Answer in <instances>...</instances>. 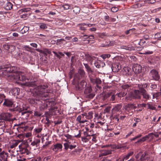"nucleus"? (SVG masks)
<instances>
[{
	"mask_svg": "<svg viewBox=\"0 0 161 161\" xmlns=\"http://www.w3.org/2000/svg\"><path fill=\"white\" fill-rule=\"evenodd\" d=\"M135 131V130H133L132 131L130 132L129 133L127 134L125 136V138H127L129 136H130L134 131Z\"/></svg>",
	"mask_w": 161,
	"mask_h": 161,
	"instance_id": "57",
	"label": "nucleus"
},
{
	"mask_svg": "<svg viewBox=\"0 0 161 161\" xmlns=\"http://www.w3.org/2000/svg\"><path fill=\"white\" fill-rule=\"evenodd\" d=\"M153 53V51H147L146 52H145L143 53H142V54H145V55H150L152 54Z\"/></svg>",
	"mask_w": 161,
	"mask_h": 161,
	"instance_id": "59",
	"label": "nucleus"
},
{
	"mask_svg": "<svg viewBox=\"0 0 161 161\" xmlns=\"http://www.w3.org/2000/svg\"><path fill=\"white\" fill-rule=\"evenodd\" d=\"M5 96L3 94L0 93V103H1L3 101Z\"/></svg>",
	"mask_w": 161,
	"mask_h": 161,
	"instance_id": "46",
	"label": "nucleus"
},
{
	"mask_svg": "<svg viewBox=\"0 0 161 161\" xmlns=\"http://www.w3.org/2000/svg\"><path fill=\"white\" fill-rule=\"evenodd\" d=\"M118 8L116 7H112L111 8V11L113 12H116L118 10Z\"/></svg>",
	"mask_w": 161,
	"mask_h": 161,
	"instance_id": "61",
	"label": "nucleus"
},
{
	"mask_svg": "<svg viewBox=\"0 0 161 161\" xmlns=\"http://www.w3.org/2000/svg\"><path fill=\"white\" fill-rule=\"evenodd\" d=\"M83 64L86 69V71L88 74V77H89L90 82L93 84H96L97 86L98 87L97 85L101 83L102 81L99 78H94L92 76L89 74L93 72V71L92 70L91 67L87 64L84 63Z\"/></svg>",
	"mask_w": 161,
	"mask_h": 161,
	"instance_id": "3",
	"label": "nucleus"
},
{
	"mask_svg": "<svg viewBox=\"0 0 161 161\" xmlns=\"http://www.w3.org/2000/svg\"><path fill=\"white\" fill-rule=\"evenodd\" d=\"M153 133H149L148 135H146L139 139L136 142V143H142L148 139L149 138H150L151 139L153 138Z\"/></svg>",
	"mask_w": 161,
	"mask_h": 161,
	"instance_id": "8",
	"label": "nucleus"
},
{
	"mask_svg": "<svg viewBox=\"0 0 161 161\" xmlns=\"http://www.w3.org/2000/svg\"><path fill=\"white\" fill-rule=\"evenodd\" d=\"M111 107L110 106H108L104 110V113H109L111 110Z\"/></svg>",
	"mask_w": 161,
	"mask_h": 161,
	"instance_id": "40",
	"label": "nucleus"
},
{
	"mask_svg": "<svg viewBox=\"0 0 161 161\" xmlns=\"http://www.w3.org/2000/svg\"><path fill=\"white\" fill-rule=\"evenodd\" d=\"M136 108V107L133 104H127L125 105V108L126 110L127 111L135 109Z\"/></svg>",
	"mask_w": 161,
	"mask_h": 161,
	"instance_id": "20",
	"label": "nucleus"
},
{
	"mask_svg": "<svg viewBox=\"0 0 161 161\" xmlns=\"http://www.w3.org/2000/svg\"><path fill=\"white\" fill-rule=\"evenodd\" d=\"M77 145V143H75L74 144H72V145H69V148L71 149H73L75 148Z\"/></svg>",
	"mask_w": 161,
	"mask_h": 161,
	"instance_id": "44",
	"label": "nucleus"
},
{
	"mask_svg": "<svg viewBox=\"0 0 161 161\" xmlns=\"http://www.w3.org/2000/svg\"><path fill=\"white\" fill-rule=\"evenodd\" d=\"M42 53L44 54L45 55H47V54H51V52L50 49L45 48L43 49Z\"/></svg>",
	"mask_w": 161,
	"mask_h": 161,
	"instance_id": "29",
	"label": "nucleus"
},
{
	"mask_svg": "<svg viewBox=\"0 0 161 161\" xmlns=\"http://www.w3.org/2000/svg\"><path fill=\"white\" fill-rule=\"evenodd\" d=\"M160 33H157L155 35L154 37L155 38H160L161 37L160 35Z\"/></svg>",
	"mask_w": 161,
	"mask_h": 161,
	"instance_id": "60",
	"label": "nucleus"
},
{
	"mask_svg": "<svg viewBox=\"0 0 161 161\" xmlns=\"http://www.w3.org/2000/svg\"><path fill=\"white\" fill-rule=\"evenodd\" d=\"M10 114L9 113H2L0 114V120H8L9 119Z\"/></svg>",
	"mask_w": 161,
	"mask_h": 161,
	"instance_id": "16",
	"label": "nucleus"
},
{
	"mask_svg": "<svg viewBox=\"0 0 161 161\" xmlns=\"http://www.w3.org/2000/svg\"><path fill=\"white\" fill-rule=\"evenodd\" d=\"M133 153V152H130V153H128V154L126 156H125V157H124L122 159H124V160L125 159L126 160L128 159L129 157L130 156L132 155Z\"/></svg>",
	"mask_w": 161,
	"mask_h": 161,
	"instance_id": "41",
	"label": "nucleus"
},
{
	"mask_svg": "<svg viewBox=\"0 0 161 161\" xmlns=\"http://www.w3.org/2000/svg\"><path fill=\"white\" fill-rule=\"evenodd\" d=\"M121 68L120 65L118 63L113 64L111 67L112 71L114 72H118Z\"/></svg>",
	"mask_w": 161,
	"mask_h": 161,
	"instance_id": "13",
	"label": "nucleus"
},
{
	"mask_svg": "<svg viewBox=\"0 0 161 161\" xmlns=\"http://www.w3.org/2000/svg\"><path fill=\"white\" fill-rule=\"evenodd\" d=\"M120 48L125 49L126 50L131 51L134 50V47L131 45L128 46H120Z\"/></svg>",
	"mask_w": 161,
	"mask_h": 161,
	"instance_id": "22",
	"label": "nucleus"
},
{
	"mask_svg": "<svg viewBox=\"0 0 161 161\" xmlns=\"http://www.w3.org/2000/svg\"><path fill=\"white\" fill-rule=\"evenodd\" d=\"M51 143L50 142H45V144L43 145L42 146V147L44 148H46V147L49 144Z\"/></svg>",
	"mask_w": 161,
	"mask_h": 161,
	"instance_id": "58",
	"label": "nucleus"
},
{
	"mask_svg": "<svg viewBox=\"0 0 161 161\" xmlns=\"http://www.w3.org/2000/svg\"><path fill=\"white\" fill-rule=\"evenodd\" d=\"M147 108L151 110H156V108L155 107V105L154 103H152L151 102H148L147 103Z\"/></svg>",
	"mask_w": 161,
	"mask_h": 161,
	"instance_id": "23",
	"label": "nucleus"
},
{
	"mask_svg": "<svg viewBox=\"0 0 161 161\" xmlns=\"http://www.w3.org/2000/svg\"><path fill=\"white\" fill-rule=\"evenodd\" d=\"M141 95V91L139 89L135 90L134 92L131 94V97L132 98L140 99Z\"/></svg>",
	"mask_w": 161,
	"mask_h": 161,
	"instance_id": "7",
	"label": "nucleus"
},
{
	"mask_svg": "<svg viewBox=\"0 0 161 161\" xmlns=\"http://www.w3.org/2000/svg\"><path fill=\"white\" fill-rule=\"evenodd\" d=\"M135 157L137 159L140 158V160H143L146 159L147 157L145 153L142 154V153L141 152L136 155Z\"/></svg>",
	"mask_w": 161,
	"mask_h": 161,
	"instance_id": "21",
	"label": "nucleus"
},
{
	"mask_svg": "<svg viewBox=\"0 0 161 161\" xmlns=\"http://www.w3.org/2000/svg\"><path fill=\"white\" fill-rule=\"evenodd\" d=\"M48 86L46 85H41L37 87V89L35 91L37 95L41 96L42 99L44 100L43 104H41L39 107V108L41 111L47 108L49 103L47 101V99L48 94H46L45 93H48V91L46 90Z\"/></svg>",
	"mask_w": 161,
	"mask_h": 161,
	"instance_id": "2",
	"label": "nucleus"
},
{
	"mask_svg": "<svg viewBox=\"0 0 161 161\" xmlns=\"http://www.w3.org/2000/svg\"><path fill=\"white\" fill-rule=\"evenodd\" d=\"M42 130V127L41 126L36 128L34 130L36 133H38L40 132Z\"/></svg>",
	"mask_w": 161,
	"mask_h": 161,
	"instance_id": "32",
	"label": "nucleus"
},
{
	"mask_svg": "<svg viewBox=\"0 0 161 161\" xmlns=\"http://www.w3.org/2000/svg\"><path fill=\"white\" fill-rule=\"evenodd\" d=\"M31 9L30 8H25L21 9L20 11L21 12H27L30 11Z\"/></svg>",
	"mask_w": 161,
	"mask_h": 161,
	"instance_id": "45",
	"label": "nucleus"
},
{
	"mask_svg": "<svg viewBox=\"0 0 161 161\" xmlns=\"http://www.w3.org/2000/svg\"><path fill=\"white\" fill-rule=\"evenodd\" d=\"M15 48V47L14 46L12 45H10L9 49V50H10V51H9V52H12L14 50Z\"/></svg>",
	"mask_w": 161,
	"mask_h": 161,
	"instance_id": "53",
	"label": "nucleus"
},
{
	"mask_svg": "<svg viewBox=\"0 0 161 161\" xmlns=\"http://www.w3.org/2000/svg\"><path fill=\"white\" fill-rule=\"evenodd\" d=\"M81 140L82 142H88L89 141V140L86 138V137H82Z\"/></svg>",
	"mask_w": 161,
	"mask_h": 161,
	"instance_id": "54",
	"label": "nucleus"
},
{
	"mask_svg": "<svg viewBox=\"0 0 161 161\" xmlns=\"http://www.w3.org/2000/svg\"><path fill=\"white\" fill-rule=\"evenodd\" d=\"M147 105V104L145 103L139 104L137 105V107L138 108H140V107H146Z\"/></svg>",
	"mask_w": 161,
	"mask_h": 161,
	"instance_id": "50",
	"label": "nucleus"
},
{
	"mask_svg": "<svg viewBox=\"0 0 161 161\" xmlns=\"http://www.w3.org/2000/svg\"><path fill=\"white\" fill-rule=\"evenodd\" d=\"M156 2L155 0H147L146 1V3L148 4H153L155 3Z\"/></svg>",
	"mask_w": 161,
	"mask_h": 161,
	"instance_id": "55",
	"label": "nucleus"
},
{
	"mask_svg": "<svg viewBox=\"0 0 161 161\" xmlns=\"http://www.w3.org/2000/svg\"><path fill=\"white\" fill-rule=\"evenodd\" d=\"M109 97H110V98H109L110 101H113L115 100V97L114 95L110 94V95H109Z\"/></svg>",
	"mask_w": 161,
	"mask_h": 161,
	"instance_id": "47",
	"label": "nucleus"
},
{
	"mask_svg": "<svg viewBox=\"0 0 161 161\" xmlns=\"http://www.w3.org/2000/svg\"><path fill=\"white\" fill-rule=\"evenodd\" d=\"M29 102L31 104H34L35 103V100L32 98H29L28 99Z\"/></svg>",
	"mask_w": 161,
	"mask_h": 161,
	"instance_id": "62",
	"label": "nucleus"
},
{
	"mask_svg": "<svg viewBox=\"0 0 161 161\" xmlns=\"http://www.w3.org/2000/svg\"><path fill=\"white\" fill-rule=\"evenodd\" d=\"M94 65L97 68L103 67L105 66V64L102 61L99 60H96L94 63Z\"/></svg>",
	"mask_w": 161,
	"mask_h": 161,
	"instance_id": "18",
	"label": "nucleus"
},
{
	"mask_svg": "<svg viewBox=\"0 0 161 161\" xmlns=\"http://www.w3.org/2000/svg\"><path fill=\"white\" fill-rule=\"evenodd\" d=\"M149 75L152 79L155 80H158L160 78V76L158 71L154 69H153L150 71Z\"/></svg>",
	"mask_w": 161,
	"mask_h": 161,
	"instance_id": "6",
	"label": "nucleus"
},
{
	"mask_svg": "<svg viewBox=\"0 0 161 161\" xmlns=\"http://www.w3.org/2000/svg\"><path fill=\"white\" fill-rule=\"evenodd\" d=\"M18 142H14L11 144L9 147V149H15V147L17 146L18 145Z\"/></svg>",
	"mask_w": 161,
	"mask_h": 161,
	"instance_id": "34",
	"label": "nucleus"
},
{
	"mask_svg": "<svg viewBox=\"0 0 161 161\" xmlns=\"http://www.w3.org/2000/svg\"><path fill=\"white\" fill-rule=\"evenodd\" d=\"M19 147L20 154L23 155L21 156L26 157L27 158H32L31 153L24 144L19 145Z\"/></svg>",
	"mask_w": 161,
	"mask_h": 161,
	"instance_id": "4",
	"label": "nucleus"
},
{
	"mask_svg": "<svg viewBox=\"0 0 161 161\" xmlns=\"http://www.w3.org/2000/svg\"><path fill=\"white\" fill-rule=\"evenodd\" d=\"M13 104V102L12 99H5L3 103V105L7 107H11Z\"/></svg>",
	"mask_w": 161,
	"mask_h": 161,
	"instance_id": "19",
	"label": "nucleus"
},
{
	"mask_svg": "<svg viewBox=\"0 0 161 161\" xmlns=\"http://www.w3.org/2000/svg\"><path fill=\"white\" fill-rule=\"evenodd\" d=\"M12 91L15 95H18L19 94L20 89L19 88H15L12 90Z\"/></svg>",
	"mask_w": 161,
	"mask_h": 161,
	"instance_id": "30",
	"label": "nucleus"
},
{
	"mask_svg": "<svg viewBox=\"0 0 161 161\" xmlns=\"http://www.w3.org/2000/svg\"><path fill=\"white\" fill-rule=\"evenodd\" d=\"M47 28V25L45 23H42L40 26V28L41 29H45Z\"/></svg>",
	"mask_w": 161,
	"mask_h": 161,
	"instance_id": "39",
	"label": "nucleus"
},
{
	"mask_svg": "<svg viewBox=\"0 0 161 161\" xmlns=\"http://www.w3.org/2000/svg\"><path fill=\"white\" fill-rule=\"evenodd\" d=\"M73 12L75 14H77L79 13L80 11V8L78 7H75L73 8Z\"/></svg>",
	"mask_w": 161,
	"mask_h": 161,
	"instance_id": "35",
	"label": "nucleus"
},
{
	"mask_svg": "<svg viewBox=\"0 0 161 161\" xmlns=\"http://www.w3.org/2000/svg\"><path fill=\"white\" fill-rule=\"evenodd\" d=\"M64 146L65 150H67L69 147V144L67 142L64 144Z\"/></svg>",
	"mask_w": 161,
	"mask_h": 161,
	"instance_id": "52",
	"label": "nucleus"
},
{
	"mask_svg": "<svg viewBox=\"0 0 161 161\" xmlns=\"http://www.w3.org/2000/svg\"><path fill=\"white\" fill-rule=\"evenodd\" d=\"M40 142V140L38 139H35L33 142L31 143V145L32 146L37 147Z\"/></svg>",
	"mask_w": 161,
	"mask_h": 161,
	"instance_id": "27",
	"label": "nucleus"
},
{
	"mask_svg": "<svg viewBox=\"0 0 161 161\" xmlns=\"http://www.w3.org/2000/svg\"><path fill=\"white\" fill-rule=\"evenodd\" d=\"M122 88L124 89H125L129 87V86L128 84H125L121 86Z\"/></svg>",
	"mask_w": 161,
	"mask_h": 161,
	"instance_id": "63",
	"label": "nucleus"
},
{
	"mask_svg": "<svg viewBox=\"0 0 161 161\" xmlns=\"http://www.w3.org/2000/svg\"><path fill=\"white\" fill-rule=\"evenodd\" d=\"M34 114L35 116H36L37 117L41 116L42 115V114L41 113L37 111H35L34 112Z\"/></svg>",
	"mask_w": 161,
	"mask_h": 161,
	"instance_id": "56",
	"label": "nucleus"
},
{
	"mask_svg": "<svg viewBox=\"0 0 161 161\" xmlns=\"http://www.w3.org/2000/svg\"><path fill=\"white\" fill-rule=\"evenodd\" d=\"M17 68L14 66H11L10 65H6L2 66L0 70L2 75H5L8 77L10 81L16 82L18 80L25 81L21 84V85L30 87H34L35 81L31 74L25 73L22 72L16 71Z\"/></svg>",
	"mask_w": 161,
	"mask_h": 161,
	"instance_id": "1",
	"label": "nucleus"
},
{
	"mask_svg": "<svg viewBox=\"0 0 161 161\" xmlns=\"http://www.w3.org/2000/svg\"><path fill=\"white\" fill-rule=\"evenodd\" d=\"M22 155L20 154L19 155V157H18L17 161H23L25 160L26 159H30V158H26L25 156H21Z\"/></svg>",
	"mask_w": 161,
	"mask_h": 161,
	"instance_id": "31",
	"label": "nucleus"
},
{
	"mask_svg": "<svg viewBox=\"0 0 161 161\" xmlns=\"http://www.w3.org/2000/svg\"><path fill=\"white\" fill-rule=\"evenodd\" d=\"M22 115H25V116L26 117H28L29 116V114L27 111H24L23 112H21Z\"/></svg>",
	"mask_w": 161,
	"mask_h": 161,
	"instance_id": "48",
	"label": "nucleus"
},
{
	"mask_svg": "<svg viewBox=\"0 0 161 161\" xmlns=\"http://www.w3.org/2000/svg\"><path fill=\"white\" fill-rule=\"evenodd\" d=\"M122 107L121 105L117 104L111 110V115L112 116L117 112L119 111Z\"/></svg>",
	"mask_w": 161,
	"mask_h": 161,
	"instance_id": "15",
	"label": "nucleus"
},
{
	"mask_svg": "<svg viewBox=\"0 0 161 161\" xmlns=\"http://www.w3.org/2000/svg\"><path fill=\"white\" fill-rule=\"evenodd\" d=\"M86 58L88 61L91 62H92V61L93 60L94 58V57L91 56L89 54L86 55Z\"/></svg>",
	"mask_w": 161,
	"mask_h": 161,
	"instance_id": "36",
	"label": "nucleus"
},
{
	"mask_svg": "<svg viewBox=\"0 0 161 161\" xmlns=\"http://www.w3.org/2000/svg\"><path fill=\"white\" fill-rule=\"evenodd\" d=\"M83 119L81 115H79L77 118L76 120L80 124H84L85 122H87V120L86 119L82 120H81V119Z\"/></svg>",
	"mask_w": 161,
	"mask_h": 161,
	"instance_id": "26",
	"label": "nucleus"
},
{
	"mask_svg": "<svg viewBox=\"0 0 161 161\" xmlns=\"http://www.w3.org/2000/svg\"><path fill=\"white\" fill-rule=\"evenodd\" d=\"M86 83L84 80H82L80 83L78 84L76 87V89L79 91L82 90L84 87L86 86Z\"/></svg>",
	"mask_w": 161,
	"mask_h": 161,
	"instance_id": "11",
	"label": "nucleus"
},
{
	"mask_svg": "<svg viewBox=\"0 0 161 161\" xmlns=\"http://www.w3.org/2000/svg\"><path fill=\"white\" fill-rule=\"evenodd\" d=\"M65 141L68 142L69 145H72V144L77 143L75 141L73 140H65Z\"/></svg>",
	"mask_w": 161,
	"mask_h": 161,
	"instance_id": "42",
	"label": "nucleus"
},
{
	"mask_svg": "<svg viewBox=\"0 0 161 161\" xmlns=\"http://www.w3.org/2000/svg\"><path fill=\"white\" fill-rule=\"evenodd\" d=\"M10 45H8V44H4L3 45V48L6 50H8V51H10V50H9Z\"/></svg>",
	"mask_w": 161,
	"mask_h": 161,
	"instance_id": "49",
	"label": "nucleus"
},
{
	"mask_svg": "<svg viewBox=\"0 0 161 161\" xmlns=\"http://www.w3.org/2000/svg\"><path fill=\"white\" fill-rule=\"evenodd\" d=\"M85 73L84 70L82 69H80L78 70V73L75 76V79L77 77L78 79L81 78L85 77Z\"/></svg>",
	"mask_w": 161,
	"mask_h": 161,
	"instance_id": "10",
	"label": "nucleus"
},
{
	"mask_svg": "<svg viewBox=\"0 0 161 161\" xmlns=\"http://www.w3.org/2000/svg\"><path fill=\"white\" fill-rule=\"evenodd\" d=\"M141 92L143 98L146 100V101L151 99V96L147 92L146 90L145 89H142Z\"/></svg>",
	"mask_w": 161,
	"mask_h": 161,
	"instance_id": "12",
	"label": "nucleus"
},
{
	"mask_svg": "<svg viewBox=\"0 0 161 161\" xmlns=\"http://www.w3.org/2000/svg\"><path fill=\"white\" fill-rule=\"evenodd\" d=\"M70 5L68 4H65L63 6L64 9L65 10H67L69 8Z\"/></svg>",
	"mask_w": 161,
	"mask_h": 161,
	"instance_id": "51",
	"label": "nucleus"
},
{
	"mask_svg": "<svg viewBox=\"0 0 161 161\" xmlns=\"http://www.w3.org/2000/svg\"><path fill=\"white\" fill-rule=\"evenodd\" d=\"M161 95V92H157L156 93H153V98L154 99L158 98Z\"/></svg>",
	"mask_w": 161,
	"mask_h": 161,
	"instance_id": "37",
	"label": "nucleus"
},
{
	"mask_svg": "<svg viewBox=\"0 0 161 161\" xmlns=\"http://www.w3.org/2000/svg\"><path fill=\"white\" fill-rule=\"evenodd\" d=\"M93 113L92 111L89 112L88 113H87V115L86 118V119H91L93 117Z\"/></svg>",
	"mask_w": 161,
	"mask_h": 161,
	"instance_id": "33",
	"label": "nucleus"
},
{
	"mask_svg": "<svg viewBox=\"0 0 161 161\" xmlns=\"http://www.w3.org/2000/svg\"><path fill=\"white\" fill-rule=\"evenodd\" d=\"M13 5L10 2L7 1L4 5L5 8L7 10H10L12 8Z\"/></svg>",
	"mask_w": 161,
	"mask_h": 161,
	"instance_id": "24",
	"label": "nucleus"
},
{
	"mask_svg": "<svg viewBox=\"0 0 161 161\" xmlns=\"http://www.w3.org/2000/svg\"><path fill=\"white\" fill-rule=\"evenodd\" d=\"M111 153V150H105L102 151L99 155V157H101L103 156H106Z\"/></svg>",
	"mask_w": 161,
	"mask_h": 161,
	"instance_id": "25",
	"label": "nucleus"
},
{
	"mask_svg": "<svg viewBox=\"0 0 161 161\" xmlns=\"http://www.w3.org/2000/svg\"><path fill=\"white\" fill-rule=\"evenodd\" d=\"M141 6L142 5L141 4L138 3L132 5V8H138L141 7Z\"/></svg>",
	"mask_w": 161,
	"mask_h": 161,
	"instance_id": "43",
	"label": "nucleus"
},
{
	"mask_svg": "<svg viewBox=\"0 0 161 161\" xmlns=\"http://www.w3.org/2000/svg\"><path fill=\"white\" fill-rule=\"evenodd\" d=\"M142 67L139 64H134L132 67L133 71L136 74H138L141 73L142 70Z\"/></svg>",
	"mask_w": 161,
	"mask_h": 161,
	"instance_id": "9",
	"label": "nucleus"
},
{
	"mask_svg": "<svg viewBox=\"0 0 161 161\" xmlns=\"http://www.w3.org/2000/svg\"><path fill=\"white\" fill-rule=\"evenodd\" d=\"M138 86L139 88V89L141 91H142V89H144L145 88L147 87V84L145 83L142 85L139 84L138 85Z\"/></svg>",
	"mask_w": 161,
	"mask_h": 161,
	"instance_id": "28",
	"label": "nucleus"
},
{
	"mask_svg": "<svg viewBox=\"0 0 161 161\" xmlns=\"http://www.w3.org/2000/svg\"><path fill=\"white\" fill-rule=\"evenodd\" d=\"M84 93L85 96L88 99H91L95 96V92L93 91L92 87L90 86H88L86 87Z\"/></svg>",
	"mask_w": 161,
	"mask_h": 161,
	"instance_id": "5",
	"label": "nucleus"
},
{
	"mask_svg": "<svg viewBox=\"0 0 161 161\" xmlns=\"http://www.w3.org/2000/svg\"><path fill=\"white\" fill-rule=\"evenodd\" d=\"M8 157V153L4 151H3V152L0 153V161H7Z\"/></svg>",
	"mask_w": 161,
	"mask_h": 161,
	"instance_id": "17",
	"label": "nucleus"
},
{
	"mask_svg": "<svg viewBox=\"0 0 161 161\" xmlns=\"http://www.w3.org/2000/svg\"><path fill=\"white\" fill-rule=\"evenodd\" d=\"M126 94V93L125 92H121L117 93L115 95L117 96L118 97H121L125 96Z\"/></svg>",
	"mask_w": 161,
	"mask_h": 161,
	"instance_id": "38",
	"label": "nucleus"
},
{
	"mask_svg": "<svg viewBox=\"0 0 161 161\" xmlns=\"http://www.w3.org/2000/svg\"><path fill=\"white\" fill-rule=\"evenodd\" d=\"M150 87L152 89V90H153L156 88L157 87V86L156 84H153L151 85Z\"/></svg>",
	"mask_w": 161,
	"mask_h": 161,
	"instance_id": "64",
	"label": "nucleus"
},
{
	"mask_svg": "<svg viewBox=\"0 0 161 161\" xmlns=\"http://www.w3.org/2000/svg\"><path fill=\"white\" fill-rule=\"evenodd\" d=\"M62 147V145L61 143H57L51 147L53 151L57 152L58 151H61Z\"/></svg>",
	"mask_w": 161,
	"mask_h": 161,
	"instance_id": "14",
	"label": "nucleus"
}]
</instances>
